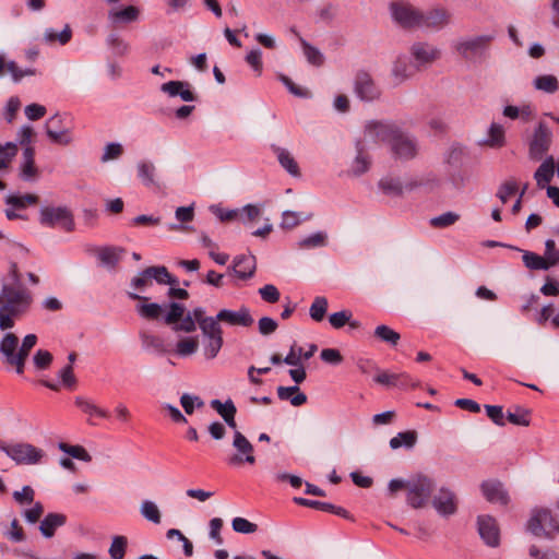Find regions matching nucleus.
I'll return each mask as SVG.
<instances>
[{"label":"nucleus","instance_id":"obj_26","mask_svg":"<svg viewBox=\"0 0 559 559\" xmlns=\"http://www.w3.org/2000/svg\"><path fill=\"white\" fill-rule=\"evenodd\" d=\"M66 523V514L51 512L44 516V519L39 523L38 530L45 538H51L55 536L57 530L64 526Z\"/></svg>","mask_w":559,"mask_h":559},{"label":"nucleus","instance_id":"obj_46","mask_svg":"<svg viewBox=\"0 0 559 559\" xmlns=\"http://www.w3.org/2000/svg\"><path fill=\"white\" fill-rule=\"evenodd\" d=\"M135 310L141 318L146 320H157L163 313V307L159 304L147 301L136 305Z\"/></svg>","mask_w":559,"mask_h":559},{"label":"nucleus","instance_id":"obj_60","mask_svg":"<svg viewBox=\"0 0 559 559\" xmlns=\"http://www.w3.org/2000/svg\"><path fill=\"white\" fill-rule=\"evenodd\" d=\"M352 312L349 310H342L330 314L329 322L334 329H341L346 323H349L353 328H356L357 322H350Z\"/></svg>","mask_w":559,"mask_h":559},{"label":"nucleus","instance_id":"obj_10","mask_svg":"<svg viewBox=\"0 0 559 559\" xmlns=\"http://www.w3.org/2000/svg\"><path fill=\"white\" fill-rule=\"evenodd\" d=\"M552 133L545 122H539L535 128L528 143V156L533 160H540L548 152Z\"/></svg>","mask_w":559,"mask_h":559},{"label":"nucleus","instance_id":"obj_52","mask_svg":"<svg viewBox=\"0 0 559 559\" xmlns=\"http://www.w3.org/2000/svg\"><path fill=\"white\" fill-rule=\"evenodd\" d=\"M460 215L455 212H444L438 216L430 218L429 224L435 228H447L459 222Z\"/></svg>","mask_w":559,"mask_h":559},{"label":"nucleus","instance_id":"obj_38","mask_svg":"<svg viewBox=\"0 0 559 559\" xmlns=\"http://www.w3.org/2000/svg\"><path fill=\"white\" fill-rule=\"evenodd\" d=\"M141 341L143 348H145L146 350H150L158 355H164L168 353V348L164 340L157 335L143 333L141 334Z\"/></svg>","mask_w":559,"mask_h":559},{"label":"nucleus","instance_id":"obj_23","mask_svg":"<svg viewBox=\"0 0 559 559\" xmlns=\"http://www.w3.org/2000/svg\"><path fill=\"white\" fill-rule=\"evenodd\" d=\"M140 9L135 5L117 7L108 11V21L112 26L136 22L140 17Z\"/></svg>","mask_w":559,"mask_h":559},{"label":"nucleus","instance_id":"obj_64","mask_svg":"<svg viewBox=\"0 0 559 559\" xmlns=\"http://www.w3.org/2000/svg\"><path fill=\"white\" fill-rule=\"evenodd\" d=\"M550 269L554 265L559 264V250L556 248V243L552 239L545 241V255L543 257Z\"/></svg>","mask_w":559,"mask_h":559},{"label":"nucleus","instance_id":"obj_25","mask_svg":"<svg viewBox=\"0 0 559 559\" xmlns=\"http://www.w3.org/2000/svg\"><path fill=\"white\" fill-rule=\"evenodd\" d=\"M9 207L5 210V216L8 219L21 218V211L25 210L28 205L35 204V194L15 195L10 194L5 199Z\"/></svg>","mask_w":559,"mask_h":559},{"label":"nucleus","instance_id":"obj_35","mask_svg":"<svg viewBox=\"0 0 559 559\" xmlns=\"http://www.w3.org/2000/svg\"><path fill=\"white\" fill-rule=\"evenodd\" d=\"M138 178L145 187L156 185V166L151 160H140L136 164Z\"/></svg>","mask_w":559,"mask_h":559},{"label":"nucleus","instance_id":"obj_53","mask_svg":"<svg viewBox=\"0 0 559 559\" xmlns=\"http://www.w3.org/2000/svg\"><path fill=\"white\" fill-rule=\"evenodd\" d=\"M2 292L4 297L3 305H12L13 309H19V306L25 301V295L20 289L4 285Z\"/></svg>","mask_w":559,"mask_h":559},{"label":"nucleus","instance_id":"obj_19","mask_svg":"<svg viewBox=\"0 0 559 559\" xmlns=\"http://www.w3.org/2000/svg\"><path fill=\"white\" fill-rule=\"evenodd\" d=\"M478 533L481 539L490 547L499 545V527L496 520L490 515H479L477 519Z\"/></svg>","mask_w":559,"mask_h":559},{"label":"nucleus","instance_id":"obj_15","mask_svg":"<svg viewBox=\"0 0 559 559\" xmlns=\"http://www.w3.org/2000/svg\"><path fill=\"white\" fill-rule=\"evenodd\" d=\"M46 134L53 144L67 145L72 141L71 132L59 115L52 116L46 122Z\"/></svg>","mask_w":559,"mask_h":559},{"label":"nucleus","instance_id":"obj_37","mask_svg":"<svg viewBox=\"0 0 559 559\" xmlns=\"http://www.w3.org/2000/svg\"><path fill=\"white\" fill-rule=\"evenodd\" d=\"M502 114L504 117H507L509 119H512V120L521 119L522 121L527 122L534 117L535 111H534V108L532 105L524 104L521 107L508 105L503 108Z\"/></svg>","mask_w":559,"mask_h":559},{"label":"nucleus","instance_id":"obj_42","mask_svg":"<svg viewBox=\"0 0 559 559\" xmlns=\"http://www.w3.org/2000/svg\"><path fill=\"white\" fill-rule=\"evenodd\" d=\"M224 344L223 336L217 337H203L202 352L206 360H212L217 357Z\"/></svg>","mask_w":559,"mask_h":559},{"label":"nucleus","instance_id":"obj_8","mask_svg":"<svg viewBox=\"0 0 559 559\" xmlns=\"http://www.w3.org/2000/svg\"><path fill=\"white\" fill-rule=\"evenodd\" d=\"M433 481L427 476H417L408 480L407 503L419 509L426 506L433 490Z\"/></svg>","mask_w":559,"mask_h":559},{"label":"nucleus","instance_id":"obj_29","mask_svg":"<svg viewBox=\"0 0 559 559\" xmlns=\"http://www.w3.org/2000/svg\"><path fill=\"white\" fill-rule=\"evenodd\" d=\"M75 406L85 415L88 416V423L93 425L92 418L107 419L109 414L106 409L99 407L92 400L84 396H76L74 400Z\"/></svg>","mask_w":559,"mask_h":559},{"label":"nucleus","instance_id":"obj_2","mask_svg":"<svg viewBox=\"0 0 559 559\" xmlns=\"http://www.w3.org/2000/svg\"><path fill=\"white\" fill-rule=\"evenodd\" d=\"M153 281L160 285L178 284V280L170 275L166 266H150L131 280L130 285L134 292H129L128 296L133 300L147 301L148 298L141 296L140 293H143L151 287L153 285Z\"/></svg>","mask_w":559,"mask_h":559},{"label":"nucleus","instance_id":"obj_14","mask_svg":"<svg viewBox=\"0 0 559 559\" xmlns=\"http://www.w3.org/2000/svg\"><path fill=\"white\" fill-rule=\"evenodd\" d=\"M0 450L17 464L35 463V449L27 443H5L0 441Z\"/></svg>","mask_w":559,"mask_h":559},{"label":"nucleus","instance_id":"obj_24","mask_svg":"<svg viewBox=\"0 0 559 559\" xmlns=\"http://www.w3.org/2000/svg\"><path fill=\"white\" fill-rule=\"evenodd\" d=\"M126 250L121 247L105 246L97 248L96 257L102 266L108 271H114L123 258Z\"/></svg>","mask_w":559,"mask_h":559},{"label":"nucleus","instance_id":"obj_32","mask_svg":"<svg viewBox=\"0 0 559 559\" xmlns=\"http://www.w3.org/2000/svg\"><path fill=\"white\" fill-rule=\"evenodd\" d=\"M318 347L316 344L309 345V348L307 352L302 350V347L297 346L296 344L290 346L289 353L283 358L284 364L288 366H300L301 358L304 360L310 359L314 353L317 352Z\"/></svg>","mask_w":559,"mask_h":559},{"label":"nucleus","instance_id":"obj_16","mask_svg":"<svg viewBox=\"0 0 559 559\" xmlns=\"http://www.w3.org/2000/svg\"><path fill=\"white\" fill-rule=\"evenodd\" d=\"M233 447L236 450V454L229 459V464H241L243 462L253 464L255 462L253 445L238 430L234 433Z\"/></svg>","mask_w":559,"mask_h":559},{"label":"nucleus","instance_id":"obj_59","mask_svg":"<svg viewBox=\"0 0 559 559\" xmlns=\"http://www.w3.org/2000/svg\"><path fill=\"white\" fill-rule=\"evenodd\" d=\"M523 263L530 270H548L545 259L531 251H524Z\"/></svg>","mask_w":559,"mask_h":559},{"label":"nucleus","instance_id":"obj_17","mask_svg":"<svg viewBox=\"0 0 559 559\" xmlns=\"http://www.w3.org/2000/svg\"><path fill=\"white\" fill-rule=\"evenodd\" d=\"M450 22V11L441 7H437L428 10L427 12H421L419 27L440 31L449 25Z\"/></svg>","mask_w":559,"mask_h":559},{"label":"nucleus","instance_id":"obj_55","mask_svg":"<svg viewBox=\"0 0 559 559\" xmlns=\"http://www.w3.org/2000/svg\"><path fill=\"white\" fill-rule=\"evenodd\" d=\"M199 342L195 337H185L176 345V354L180 357H189L197 353Z\"/></svg>","mask_w":559,"mask_h":559},{"label":"nucleus","instance_id":"obj_45","mask_svg":"<svg viewBox=\"0 0 559 559\" xmlns=\"http://www.w3.org/2000/svg\"><path fill=\"white\" fill-rule=\"evenodd\" d=\"M417 441V433L414 430H407L403 432H399L395 437L390 440V447L393 450H396L401 447L406 449H412Z\"/></svg>","mask_w":559,"mask_h":559},{"label":"nucleus","instance_id":"obj_39","mask_svg":"<svg viewBox=\"0 0 559 559\" xmlns=\"http://www.w3.org/2000/svg\"><path fill=\"white\" fill-rule=\"evenodd\" d=\"M367 146L364 145L361 142H357L356 148H357V155L352 164V173L356 176H360L365 174L370 166V158L368 155L364 153V150Z\"/></svg>","mask_w":559,"mask_h":559},{"label":"nucleus","instance_id":"obj_49","mask_svg":"<svg viewBox=\"0 0 559 559\" xmlns=\"http://www.w3.org/2000/svg\"><path fill=\"white\" fill-rule=\"evenodd\" d=\"M533 85L536 90L548 94H554L559 87L557 78L550 74L536 76L533 81Z\"/></svg>","mask_w":559,"mask_h":559},{"label":"nucleus","instance_id":"obj_22","mask_svg":"<svg viewBox=\"0 0 559 559\" xmlns=\"http://www.w3.org/2000/svg\"><path fill=\"white\" fill-rule=\"evenodd\" d=\"M432 506L442 516H450L456 512V497L453 491L441 488L432 499Z\"/></svg>","mask_w":559,"mask_h":559},{"label":"nucleus","instance_id":"obj_41","mask_svg":"<svg viewBox=\"0 0 559 559\" xmlns=\"http://www.w3.org/2000/svg\"><path fill=\"white\" fill-rule=\"evenodd\" d=\"M379 189L386 195L401 197L404 194L403 181L394 177H384L379 183Z\"/></svg>","mask_w":559,"mask_h":559},{"label":"nucleus","instance_id":"obj_57","mask_svg":"<svg viewBox=\"0 0 559 559\" xmlns=\"http://www.w3.org/2000/svg\"><path fill=\"white\" fill-rule=\"evenodd\" d=\"M10 73L15 82L20 81L24 75L32 74L31 71H22L15 62H7L3 56H0V76Z\"/></svg>","mask_w":559,"mask_h":559},{"label":"nucleus","instance_id":"obj_51","mask_svg":"<svg viewBox=\"0 0 559 559\" xmlns=\"http://www.w3.org/2000/svg\"><path fill=\"white\" fill-rule=\"evenodd\" d=\"M128 546V539L126 536L116 535L111 539L110 547L108 549L111 559H122L126 555Z\"/></svg>","mask_w":559,"mask_h":559},{"label":"nucleus","instance_id":"obj_36","mask_svg":"<svg viewBox=\"0 0 559 559\" xmlns=\"http://www.w3.org/2000/svg\"><path fill=\"white\" fill-rule=\"evenodd\" d=\"M484 143L492 148H500L506 144V130L500 123L492 122L488 129Z\"/></svg>","mask_w":559,"mask_h":559},{"label":"nucleus","instance_id":"obj_33","mask_svg":"<svg viewBox=\"0 0 559 559\" xmlns=\"http://www.w3.org/2000/svg\"><path fill=\"white\" fill-rule=\"evenodd\" d=\"M277 396L282 401H289L293 406H301L307 402V395L300 392L298 385L278 386L276 389Z\"/></svg>","mask_w":559,"mask_h":559},{"label":"nucleus","instance_id":"obj_54","mask_svg":"<svg viewBox=\"0 0 559 559\" xmlns=\"http://www.w3.org/2000/svg\"><path fill=\"white\" fill-rule=\"evenodd\" d=\"M59 449L73 459H76V460H80V461H83L86 463L92 461L91 454L82 445H70L68 443L60 442Z\"/></svg>","mask_w":559,"mask_h":559},{"label":"nucleus","instance_id":"obj_47","mask_svg":"<svg viewBox=\"0 0 559 559\" xmlns=\"http://www.w3.org/2000/svg\"><path fill=\"white\" fill-rule=\"evenodd\" d=\"M72 37V31L69 25H66L61 32H56L53 28H48L45 31L44 39L47 44L53 45L58 43L59 45H66L70 41Z\"/></svg>","mask_w":559,"mask_h":559},{"label":"nucleus","instance_id":"obj_31","mask_svg":"<svg viewBox=\"0 0 559 559\" xmlns=\"http://www.w3.org/2000/svg\"><path fill=\"white\" fill-rule=\"evenodd\" d=\"M555 174V162L552 156H548L543 160L534 174V179L538 188L544 189L548 187Z\"/></svg>","mask_w":559,"mask_h":559},{"label":"nucleus","instance_id":"obj_13","mask_svg":"<svg viewBox=\"0 0 559 559\" xmlns=\"http://www.w3.org/2000/svg\"><path fill=\"white\" fill-rule=\"evenodd\" d=\"M354 92L362 102H373L381 95V91L374 83L371 75L365 71L356 74L354 80Z\"/></svg>","mask_w":559,"mask_h":559},{"label":"nucleus","instance_id":"obj_9","mask_svg":"<svg viewBox=\"0 0 559 559\" xmlns=\"http://www.w3.org/2000/svg\"><path fill=\"white\" fill-rule=\"evenodd\" d=\"M393 21L403 28L419 27L421 11L408 2L395 1L390 4Z\"/></svg>","mask_w":559,"mask_h":559},{"label":"nucleus","instance_id":"obj_20","mask_svg":"<svg viewBox=\"0 0 559 559\" xmlns=\"http://www.w3.org/2000/svg\"><path fill=\"white\" fill-rule=\"evenodd\" d=\"M419 69L415 62L405 55L399 56L393 62L391 75L395 85H400L411 79Z\"/></svg>","mask_w":559,"mask_h":559},{"label":"nucleus","instance_id":"obj_48","mask_svg":"<svg viewBox=\"0 0 559 559\" xmlns=\"http://www.w3.org/2000/svg\"><path fill=\"white\" fill-rule=\"evenodd\" d=\"M219 319H217V314L215 317H209V319L202 320L199 325L203 337H217V335L223 336V330L219 325Z\"/></svg>","mask_w":559,"mask_h":559},{"label":"nucleus","instance_id":"obj_27","mask_svg":"<svg viewBox=\"0 0 559 559\" xmlns=\"http://www.w3.org/2000/svg\"><path fill=\"white\" fill-rule=\"evenodd\" d=\"M160 91L169 97L179 96L183 102H194L195 96L190 88V84L185 81H169L160 86Z\"/></svg>","mask_w":559,"mask_h":559},{"label":"nucleus","instance_id":"obj_7","mask_svg":"<svg viewBox=\"0 0 559 559\" xmlns=\"http://www.w3.org/2000/svg\"><path fill=\"white\" fill-rule=\"evenodd\" d=\"M40 223L47 227H59L64 231H73L75 228L71 211L64 206H46L40 210Z\"/></svg>","mask_w":559,"mask_h":559},{"label":"nucleus","instance_id":"obj_5","mask_svg":"<svg viewBox=\"0 0 559 559\" xmlns=\"http://www.w3.org/2000/svg\"><path fill=\"white\" fill-rule=\"evenodd\" d=\"M389 146L392 156L399 160H412L419 153L416 138L404 132L400 127L394 132Z\"/></svg>","mask_w":559,"mask_h":559},{"label":"nucleus","instance_id":"obj_61","mask_svg":"<svg viewBox=\"0 0 559 559\" xmlns=\"http://www.w3.org/2000/svg\"><path fill=\"white\" fill-rule=\"evenodd\" d=\"M107 44L117 56H126L130 50L129 43L117 34H110L107 38Z\"/></svg>","mask_w":559,"mask_h":559},{"label":"nucleus","instance_id":"obj_18","mask_svg":"<svg viewBox=\"0 0 559 559\" xmlns=\"http://www.w3.org/2000/svg\"><path fill=\"white\" fill-rule=\"evenodd\" d=\"M217 319L230 326L248 328L253 323V318L247 307L238 310L222 309L217 312Z\"/></svg>","mask_w":559,"mask_h":559},{"label":"nucleus","instance_id":"obj_63","mask_svg":"<svg viewBox=\"0 0 559 559\" xmlns=\"http://www.w3.org/2000/svg\"><path fill=\"white\" fill-rule=\"evenodd\" d=\"M263 206L258 204H247L239 210V218L243 224L255 221L262 213Z\"/></svg>","mask_w":559,"mask_h":559},{"label":"nucleus","instance_id":"obj_1","mask_svg":"<svg viewBox=\"0 0 559 559\" xmlns=\"http://www.w3.org/2000/svg\"><path fill=\"white\" fill-rule=\"evenodd\" d=\"M35 346V334H27L22 344L19 337L7 332L0 341V359L9 371L22 377L25 372V365L29 357L31 349Z\"/></svg>","mask_w":559,"mask_h":559},{"label":"nucleus","instance_id":"obj_58","mask_svg":"<svg viewBox=\"0 0 559 559\" xmlns=\"http://www.w3.org/2000/svg\"><path fill=\"white\" fill-rule=\"evenodd\" d=\"M19 309H13L12 305H2L0 307V329L7 331L14 325V317L17 314Z\"/></svg>","mask_w":559,"mask_h":559},{"label":"nucleus","instance_id":"obj_12","mask_svg":"<svg viewBox=\"0 0 559 559\" xmlns=\"http://www.w3.org/2000/svg\"><path fill=\"white\" fill-rule=\"evenodd\" d=\"M493 39L492 35H478L469 38H464L455 44V50L466 60L481 53Z\"/></svg>","mask_w":559,"mask_h":559},{"label":"nucleus","instance_id":"obj_34","mask_svg":"<svg viewBox=\"0 0 559 559\" xmlns=\"http://www.w3.org/2000/svg\"><path fill=\"white\" fill-rule=\"evenodd\" d=\"M274 153L281 166L292 176L297 177L300 175L299 167L289 151L283 147L274 146Z\"/></svg>","mask_w":559,"mask_h":559},{"label":"nucleus","instance_id":"obj_30","mask_svg":"<svg viewBox=\"0 0 559 559\" xmlns=\"http://www.w3.org/2000/svg\"><path fill=\"white\" fill-rule=\"evenodd\" d=\"M294 502L298 506L321 510V511L333 513V514H336V515H340L343 518L348 516V512L344 508L336 507L329 502L311 500V499L301 498V497H295Z\"/></svg>","mask_w":559,"mask_h":559},{"label":"nucleus","instance_id":"obj_43","mask_svg":"<svg viewBox=\"0 0 559 559\" xmlns=\"http://www.w3.org/2000/svg\"><path fill=\"white\" fill-rule=\"evenodd\" d=\"M328 245V234L325 231H316L297 242L299 249H316Z\"/></svg>","mask_w":559,"mask_h":559},{"label":"nucleus","instance_id":"obj_3","mask_svg":"<svg viewBox=\"0 0 559 559\" xmlns=\"http://www.w3.org/2000/svg\"><path fill=\"white\" fill-rule=\"evenodd\" d=\"M34 139H35V129L32 124L22 126L15 136L16 147L20 146L23 151L22 153V164H21V176L24 179H29L35 175L34 168Z\"/></svg>","mask_w":559,"mask_h":559},{"label":"nucleus","instance_id":"obj_40","mask_svg":"<svg viewBox=\"0 0 559 559\" xmlns=\"http://www.w3.org/2000/svg\"><path fill=\"white\" fill-rule=\"evenodd\" d=\"M0 532L7 539L13 543H21L25 539L23 527L15 518L11 521L10 525L0 523Z\"/></svg>","mask_w":559,"mask_h":559},{"label":"nucleus","instance_id":"obj_50","mask_svg":"<svg viewBox=\"0 0 559 559\" xmlns=\"http://www.w3.org/2000/svg\"><path fill=\"white\" fill-rule=\"evenodd\" d=\"M374 336L383 343H386L391 346L397 345L401 335L390 326L385 324L378 325L374 329Z\"/></svg>","mask_w":559,"mask_h":559},{"label":"nucleus","instance_id":"obj_44","mask_svg":"<svg viewBox=\"0 0 559 559\" xmlns=\"http://www.w3.org/2000/svg\"><path fill=\"white\" fill-rule=\"evenodd\" d=\"M141 515L153 524H160L162 514L158 506L152 500H143L140 504Z\"/></svg>","mask_w":559,"mask_h":559},{"label":"nucleus","instance_id":"obj_56","mask_svg":"<svg viewBox=\"0 0 559 559\" xmlns=\"http://www.w3.org/2000/svg\"><path fill=\"white\" fill-rule=\"evenodd\" d=\"M328 299L322 296H318L314 298L313 302L310 306L309 314L312 320L320 322L324 319V316L328 310Z\"/></svg>","mask_w":559,"mask_h":559},{"label":"nucleus","instance_id":"obj_11","mask_svg":"<svg viewBox=\"0 0 559 559\" xmlns=\"http://www.w3.org/2000/svg\"><path fill=\"white\" fill-rule=\"evenodd\" d=\"M409 53L419 70L430 66L441 56L440 49L427 41H416L412 44Z\"/></svg>","mask_w":559,"mask_h":559},{"label":"nucleus","instance_id":"obj_4","mask_svg":"<svg viewBox=\"0 0 559 559\" xmlns=\"http://www.w3.org/2000/svg\"><path fill=\"white\" fill-rule=\"evenodd\" d=\"M397 126L385 120H368L364 126L361 143L366 146H377L390 143Z\"/></svg>","mask_w":559,"mask_h":559},{"label":"nucleus","instance_id":"obj_62","mask_svg":"<svg viewBox=\"0 0 559 559\" xmlns=\"http://www.w3.org/2000/svg\"><path fill=\"white\" fill-rule=\"evenodd\" d=\"M123 154V147L118 142H111L105 145L103 154L100 156L102 163H108L110 160L118 159Z\"/></svg>","mask_w":559,"mask_h":559},{"label":"nucleus","instance_id":"obj_28","mask_svg":"<svg viewBox=\"0 0 559 559\" xmlns=\"http://www.w3.org/2000/svg\"><path fill=\"white\" fill-rule=\"evenodd\" d=\"M233 272L240 280L251 278L255 271V258L253 255H237L231 266Z\"/></svg>","mask_w":559,"mask_h":559},{"label":"nucleus","instance_id":"obj_6","mask_svg":"<svg viewBox=\"0 0 559 559\" xmlns=\"http://www.w3.org/2000/svg\"><path fill=\"white\" fill-rule=\"evenodd\" d=\"M527 530L535 536H545L554 538V535L559 534V522L551 514L548 509L535 510L527 522Z\"/></svg>","mask_w":559,"mask_h":559},{"label":"nucleus","instance_id":"obj_21","mask_svg":"<svg viewBox=\"0 0 559 559\" xmlns=\"http://www.w3.org/2000/svg\"><path fill=\"white\" fill-rule=\"evenodd\" d=\"M480 489L486 500L490 503L507 506L510 501L502 483L498 480H485L481 483Z\"/></svg>","mask_w":559,"mask_h":559}]
</instances>
